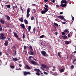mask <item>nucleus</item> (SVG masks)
Returning <instances> with one entry per match:
<instances>
[{"mask_svg":"<svg viewBox=\"0 0 76 76\" xmlns=\"http://www.w3.org/2000/svg\"><path fill=\"white\" fill-rule=\"evenodd\" d=\"M6 38V37H4V34L3 33L0 34V39H3V40H4Z\"/></svg>","mask_w":76,"mask_h":76,"instance_id":"obj_1","label":"nucleus"},{"mask_svg":"<svg viewBox=\"0 0 76 76\" xmlns=\"http://www.w3.org/2000/svg\"><path fill=\"white\" fill-rule=\"evenodd\" d=\"M31 6H36V4H33L31 5Z\"/></svg>","mask_w":76,"mask_h":76,"instance_id":"obj_51","label":"nucleus"},{"mask_svg":"<svg viewBox=\"0 0 76 76\" xmlns=\"http://www.w3.org/2000/svg\"><path fill=\"white\" fill-rule=\"evenodd\" d=\"M23 29H24V30H23L24 32H26V31H27V29H26V28L25 27V28H23Z\"/></svg>","mask_w":76,"mask_h":76,"instance_id":"obj_36","label":"nucleus"},{"mask_svg":"<svg viewBox=\"0 0 76 76\" xmlns=\"http://www.w3.org/2000/svg\"><path fill=\"white\" fill-rule=\"evenodd\" d=\"M54 25L57 27H58V24L57 23H54Z\"/></svg>","mask_w":76,"mask_h":76,"instance_id":"obj_27","label":"nucleus"},{"mask_svg":"<svg viewBox=\"0 0 76 76\" xmlns=\"http://www.w3.org/2000/svg\"><path fill=\"white\" fill-rule=\"evenodd\" d=\"M50 74H54V73L53 72H50Z\"/></svg>","mask_w":76,"mask_h":76,"instance_id":"obj_62","label":"nucleus"},{"mask_svg":"<svg viewBox=\"0 0 76 76\" xmlns=\"http://www.w3.org/2000/svg\"><path fill=\"white\" fill-rule=\"evenodd\" d=\"M26 66L27 69H31V68L28 66V65L27 64L26 65Z\"/></svg>","mask_w":76,"mask_h":76,"instance_id":"obj_17","label":"nucleus"},{"mask_svg":"<svg viewBox=\"0 0 76 76\" xmlns=\"http://www.w3.org/2000/svg\"><path fill=\"white\" fill-rule=\"evenodd\" d=\"M46 12H45V11L44 10H42V11H41V13L43 15H44V14H45V13Z\"/></svg>","mask_w":76,"mask_h":76,"instance_id":"obj_18","label":"nucleus"},{"mask_svg":"<svg viewBox=\"0 0 76 76\" xmlns=\"http://www.w3.org/2000/svg\"><path fill=\"white\" fill-rule=\"evenodd\" d=\"M36 30V29L35 28H34V29H33V31L34 32V33H35V30Z\"/></svg>","mask_w":76,"mask_h":76,"instance_id":"obj_50","label":"nucleus"},{"mask_svg":"<svg viewBox=\"0 0 76 76\" xmlns=\"http://www.w3.org/2000/svg\"><path fill=\"white\" fill-rule=\"evenodd\" d=\"M41 53L44 56V57H47L48 56V55L46 53V52L45 51L42 50L41 52Z\"/></svg>","mask_w":76,"mask_h":76,"instance_id":"obj_2","label":"nucleus"},{"mask_svg":"<svg viewBox=\"0 0 76 76\" xmlns=\"http://www.w3.org/2000/svg\"><path fill=\"white\" fill-rule=\"evenodd\" d=\"M10 67L11 68V69H14L15 68V66L10 65Z\"/></svg>","mask_w":76,"mask_h":76,"instance_id":"obj_32","label":"nucleus"},{"mask_svg":"<svg viewBox=\"0 0 76 76\" xmlns=\"http://www.w3.org/2000/svg\"><path fill=\"white\" fill-rule=\"evenodd\" d=\"M36 74L37 75V76H39V75H40V74H39V73L38 72L36 73Z\"/></svg>","mask_w":76,"mask_h":76,"instance_id":"obj_33","label":"nucleus"},{"mask_svg":"<svg viewBox=\"0 0 76 76\" xmlns=\"http://www.w3.org/2000/svg\"><path fill=\"white\" fill-rule=\"evenodd\" d=\"M20 26H21V27H22V28H23V29L25 28V25L23 24H22L20 25Z\"/></svg>","mask_w":76,"mask_h":76,"instance_id":"obj_16","label":"nucleus"},{"mask_svg":"<svg viewBox=\"0 0 76 76\" xmlns=\"http://www.w3.org/2000/svg\"><path fill=\"white\" fill-rule=\"evenodd\" d=\"M1 55H2V52H0V56H1Z\"/></svg>","mask_w":76,"mask_h":76,"instance_id":"obj_59","label":"nucleus"},{"mask_svg":"<svg viewBox=\"0 0 76 76\" xmlns=\"http://www.w3.org/2000/svg\"><path fill=\"white\" fill-rule=\"evenodd\" d=\"M20 9H21L22 12H23V9H22V7L21 6H20Z\"/></svg>","mask_w":76,"mask_h":76,"instance_id":"obj_42","label":"nucleus"},{"mask_svg":"<svg viewBox=\"0 0 76 76\" xmlns=\"http://www.w3.org/2000/svg\"><path fill=\"white\" fill-rule=\"evenodd\" d=\"M9 44V41H6L4 43V45L5 46H7Z\"/></svg>","mask_w":76,"mask_h":76,"instance_id":"obj_10","label":"nucleus"},{"mask_svg":"<svg viewBox=\"0 0 76 76\" xmlns=\"http://www.w3.org/2000/svg\"><path fill=\"white\" fill-rule=\"evenodd\" d=\"M29 48L30 49H31V50H33V49H32V46H30L29 47Z\"/></svg>","mask_w":76,"mask_h":76,"instance_id":"obj_44","label":"nucleus"},{"mask_svg":"<svg viewBox=\"0 0 76 76\" xmlns=\"http://www.w3.org/2000/svg\"><path fill=\"white\" fill-rule=\"evenodd\" d=\"M27 48H26V46L25 45L24 46V50H26Z\"/></svg>","mask_w":76,"mask_h":76,"instance_id":"obj_40","label":"nucleus"},{"mask_svg":"<svg viewBox=\"0 0 76 76\" xmlns=\"http://www.w3.org/2000/svg\"><path fill=\"white\" fill-rule=\"evenodd\" d=\"M63 13V12H60V15H62Z\"/></svg>","mask_w":76,"mask_h":76,"instance_id":"obj_60","label":"nucleus"},{"mask_svg":"<svg viewBox=\"0 0 76 76\" xmlns=\"http://www.w3.org/2000/svg\"><path fill=\"white\" fill-rule=\"evenodd\" d=\"M65 43L66 44V45H68V44H69V42L68 41H65Z\"/></svg>","mask_w":76,"mask_h":76,"instance_id":"obj_22","label":"nucleus"},{"mask_svg":"<svg viewBox=\"0 0 76 76\" xmlns=\"http://www.w3.org/2000/svg\"><path fill=\"white\" fill-rule=\"evenodd\" d=\"M63 38H64V39H67V36L66 35H64V36Z\"/></svg>","mask_w":76,"mask_h":76,"instance_id":"obj_25","label":"nucleus"},{"mask_svg":"<svg viewBox=\"0 0 76 76\" xmlns=\"http://www.w3.org/2000/svg\"><path fill=\"white\" fill-rule=\"evenodd\" d=\"M34 16H32L31 17V20H34Z\"/></svg>","mask_w":76,"mask_h":76,"instance_id":"obj_34","label":"nucleus"},{"mask_svg":"<svg viewBox=\"0 0 76 76\" xmlns=\"http://www.w3.org/2000/svg\"><path fill=\"white\" fill-rule=\"evenodd\" d=\"M6 6L7 8H10V5H7Z\"/></svg>","mask_w":76,"mask_h":76,"instance_id":"obj_29","label":"nucleus"},{"mask_svg":"<svg viewBox=\"0 0 76 76\" xmlns=\"http://www.w3.org/2000/svg\"><path fill=\"white\" fill-rule=\"evenodd\" d=\"M24 23L26 25H27L28 23V22L26 19L24 20Z\"/></svg>","mask_w":76,"mask_h":76,"instance_id":"obj_15","label":"nucleus"},{"mask_svg":"<svg viewBox=\"0 0 76 76\" xmlns=\"http://www.w3.org/2000/svg\"><path fill=\"white\" fill-rule=\"evenodd\" d=\"M44 37V35H43L39 37V38H42Z\"/></svg>","mask_w":76,"mask_h":76,"instance_id":"obj_30","label":"nucleus"},{"mask_svg":"<svg viewBox=\"0 0 76 76\" xmlns=\"http://www.w3.org/2000/svg\"><path fill=\"white\" fill-rule=\"evenodd\" d=\"M60 53L61 54V52L60 53L59 52H58V56H59V57L60 58H61V55H60Z\"/></svg>","mask_w":76,"mask_h":76,"instance_id":"obj_14","label":"nucleus"},{"mask_svg":"<svg viewBox=\"0 0 76 76\" xmlns=\"http://www.w3.org/2000/svg\"><path fill=\"white\" fill-rule=\"evenodd\" d=\"M6 54L7 56V57H8V58H10V57H11V56L10 55H9V54H8V53H6Z\"/></svg>","mask_w":76,"mask_h":76,"instance_id":"obj_24","label":"nucleus"},{"mask_svg":"<svg viewBox=\"0 0 76 76\" xmlns=\"http://www.w3.org/2000/svg\"><path fill=\"white\" fill-rule=\"evenodd\" d=\"M0 22L2 23V24H4V20L0 18Z\"/></svg>","mask_w":76,"mask_h":76,"instance_id":"obj_8","label":"nucleus"},{"mask_svg":"<svg viewBox=\"0 0 76 76\" xmlns=\"http://www.w3.org/2000/svg\"><path fill=\"white\" fill-rule=\"evenodd\" d=\"M31 74L30 72H29L24 71L23 72V74L24 76H26V75H31Z\"/></svg>","mask_w":76,"mask_h":76,"instance_id":"obj_4","label":"nucleus"},{"mask_svg":"<svg viewBox=\"0 0 76 76\" xmlns=\"http://www.w3.org/2000/svg\"><path fill=\"white\" fill-rule=\"evenodd\" d=\"M64 70H65V68L62 69H61L60 70V72H64Z\"/></svg>","mask_w":76,"mask_h":76,"instance_id":"obj_19","label":"nucleus"},{"mask_svg":"<svg viewBox=\"0 0 76 76\" xmlns=\"http://www.w3.org/2000/svg\"><path fill=\"white\" fill-rule=\"evenodd\" d=\"M33 10H34V13H36V10H35L34 9H33Z\"/></svg>","mask_w":76,"mask_h":76,"instance_id":"obj_54","label":"nucleus"},{"mask_svg":"<svg viewBox=\"0 0 76 76\" xmlns=\"http://www.w3.org/2000/svg\"><path fill=\"white\" fill-rule=\"evenodd\" d=\"M30 62L34 65H37V63L34 61H30Z\"/></svg>","mask_w":76,"mask_h":76,"instance_id":"obj_9","label":"nucleus"},{"mask_svg":"<svg viewBox=\"0 0 76 76\" xmlns=\"http://www.w3.org/2000/svg\"><path fill=\"white\" fill-rule=\"evenodd\" d=\"M13 60H14V61H17V60H18V59H17L16 58H13Z\"/></svg>","mask_w":76,"mask_h":76,"instance_id":"obj_35","label":"nucleus"},{"mask_svg":"<svg viewBox=\"0 0 76 76\" xmlns=\"http://www.w3.org/2000/svg\"><path fill=\"white\" fill-rule=\"evenodd\" d=\"M3 31V28H2V27H0V32H1Z\"/></svg>","mask_w":76,"mask_h":76,"instance_id":"obj_39","label":"nucleus"},{"mask_svg":"<svg viewBox=\"0 0 76 76\" xmlns=\"http://www.w3.org/2000/svg\"><path fill=\"white\" fill-rule=\"evenodd\" d=\"M7 39L8 40V41H10V37H7Z\"/></svg>","mask_w":76,"mask_h":76,"instance_id":"obj_53","label":"nucleus"},{"mask_svg":"<svg viewBox=\"0 0 76 76\" xmlns=\"http://www.w3.org/2000/svg\"><path fill=\"white\" fill-rule=\"evenodd\" d=\"M48 0H45L44 1V2H48Z\"/></svg>","mask_w":76,"mask_h":76,"instance_id":"obj_55","label":"nucleus"},{"mask_svg":"<svg viewBox=\"0 0 76 76\" xmlns=\"http://www.w3.org/2000/svg\"><path fill=\"white\" fill-rule=\"evenodd\" d=\"M61 4H63V3H65V4H67V1L66 0H62L61 2Z\"/></svg>","mask_w":76,"mask_h":76,"instance_id":"obj_6","label":"nucleus"},{"mask_svg":"<svg viewBox=\"0 0 76 76\" xmlns=\"http://www.w3.org/2000/svg\"><path fill=\"white\" fill-rule=\"evenodd\" d=\"M67 5V4H62L60 5V6L62 7H64Z\"/></svg>","mask_w":76,"mask_h":76,"instance_id":"obj_7","label":"nucleus"},{"mask_svg":"<svg viewBox=\"0 0 76 76\" xmlns=\"http://www.w3.org/2000/svg\"><path fill=\"white\" fill-rule=\"evenodd\" d=\"M28 53L29 54H30V55H34V52L32 51H31L28 52Z\"/></svg>","mask_w":76,"mask_h":76,"instance_id":"obj_11","label":"nucleus"},{"mask_svg":"<svg viewBox=\"0 0 76 76\" xmlns=\"http://www.w3.org/2000/svg\"><path fill=\"white\" fill-rule=\"evenodd\" d=\"M74 67V66L73 65H72L71 66V69H73Z\"/></svg>","mask_w":76,"mask_h":76,"instance_id":"obj_43","label":"nucleus"},{"mask_svg":"<svg viewBox=\"0 0 76 76\" xmlns=\"http://www.w3.org/2000/svg\"><path fill=\"white\" fill-rule=\"evenodd\" d=\"M70 37V33H69L68 34V38Z\"/></svg>","mask_w":76,"mask_h":76,"instance_id":"obj_48","label":"nucleus"},{"mask_svg":"<svg viewBox=\"0 0 76 76\" xmlns=\"http://www.w3.org/2000/svg\"><path fill=\"white\" fill-rule=\"evenodd\" d=\"M45 6L46 7V8H48V6L47 4L45 5Z\"/></svg>","mask_w":76,"mask_h":76,"instance_id":"obj_41","label":"nucleus"},{"mask_svg":"<svg viewBox=\"0 0 76 76\" xmlns=\"http://www.w3.org/2000/svg\"><path fill=\"white\" fill-rule=\"evenodd\" d=\"M55 34H56V35H57V34H58V33H57V32H55Z\"/></svg>","mask_w":76,"mask_h":76,"instance_id":"obj_61","label":"nucleus"},{"mask_svg":"<svg viewBox=\"0 0 76 76\" xmlns=\"http://www.w3.org/2000/svg\"><path fill=\"white\" fill-rule=\"evenodd\" d=\"M6 16L7 17V20H10V18L9 16L7 15H6Z\"/></svg>","mask_w":76,"mask_h":76,"instance_id":"obj_12","label":"nucleus"},{"mask_svg":"<svg viewBox=\"0 0 76 76\" xmlns=\"http://www.w3.org/2000/svg\"><path fill=\"white\" fill-rule=\"evenodd\" d=\"M62 24H63L64 25V24H65V23H66V22L65 21H64L62 22Z\"/></svg>","mask_w":76,"mask_h":76,"instance_id":"obj_46","label":"nucleus"},{"mask_svg":"<svg viewBox=\"0 0 76 76\" xmlns=\"http://www.w3.org/2000/svg\"><path fill=\"white\" fill-rule=\"evenodd\" d=\"M32 57V56H30L29 57V59H31V58Z\"/></svg>","mask_w":76,"mask_h":76,"instance_id":"obj_58","label":"nucleus"},{"mask_svg":"<svg viewBox=\"0 0 76 76\" xmlns=\"http://www.w3.org/2000/svg\"><path fill=\"white\" fill-rule=\"evenodd\" d=\"M56 7H59V6L58 5H56Z\"/></svg>","mask_w":76,"mask_h":76,"instance_id":"obj_63","label":"nucleus"},{"mask_svg":"<svg viewBox=\"0 0 76 76\" xmlns=\"http://www.w3.org/2000/svg\"><path fill=\"white\" fill-rule=\"evenodd\" d=\"M12 7H13V8H14V9H16H16L18 8V6H14V4H12Z\"/></svg>","mask_w":76,"mask_h":76,"instance_id":"obj_20","label":"nucleus"},{"mask_svg":"<svg viewBox=\"0 0 76 76\" xmlns=\"http://www.w3.org/2000/svg\"><path fill=\"white\" fill-rule=\"evenodd\" d=\"M31 26H29L28 27V31H30V30H31Z\"/></svg>","mask_w":76,"mask_h":76,"instance_id":"obj_31","label":"nucleus"},{"mask_svg":"<svg viewBox=\"0 0 76 76\" xmlns=\"http://www.w3.org/2000/svg\"><path fill=\"white\" fill-rule=\"evenodd\" d=\"M59 19H60L61 20H63L64 19V18L61 15H59L58 17Z\"/></svg>","mask_w":76,"mask_h":76,"instance_id":"obj_5","label":"nucleus"},{"mask_svg":"<svg viewBox=\"0 0 76 76\" xmlns=\"http://www.w3.org/2000/svg\"><path fill=\"white\" fill-rule=\"evenodd\" d=\"M37 72H40V70H39V69H37Z\"/></svg>","mask_w":76,"mask_h":76,"instance_id":"obj_47","label":"nucleus"},{"mask_svg":"<svg viewBox=\"0 0 76 76\" xmlns=\"http://www.w3.org/2000/svg\"><path fill=\"white\" fill-rule=\"evenodd\" d=\"M37 69H34V71H35V72H37Z\"/></svg>","mask_w":76,"mask_h":76,"instance_id":"obj_56","label":"nucleus"},{"mask_svg":"<svg viewBox=\"0 0 76 76\" xmlns=\"http://www.w3.org/2000/svg\"><path fill=\"white\" fill-rule=\"evenodd\" d=\"M72 20H74V17H73V16H72Z\"/></svg>","mask_w":76,"mask_h":76,"instance_id":"obj_52","label":"nucleus"},{"mask_svg":"<svg viewBox=\"0 0 76 76\" xmlns=\"http://www.w3.org/2000/svg\"><path fill=\"white\" fill-rule=\"evenodd\" d=\"M64 32L65 33L67 32H68V30L67 29H65L64 31Z\"/></svg>","mask_w":76,"mask_h":76,"instance_id":"obj_37","label":"nucleus"},{"mask_svg":"<svg viewBox=\"0 0 76 76\" xmlns=\"http://www.w3.org/2000/svg\"><path fill=\"white\" fill-rule=\"evenodd\" d=\"M30 16V14L29 13H27L26 15V17L27 18H28L29 16Z\"/></svg>","mask_w":76,"mask_h":76,"instance_id":"obj_26","label":"nucleus"},{"mask_svg":"<svg viewBox=\"0 0 76 76\" xmlns=\"http://www.w3.org/2000/svg\"><path fill=\"white\" fill-rule=\"evenodd\" d=\"M23 38H25V34L23 33Z\"/></svg>","mask_w":76,"mask_h":76,"instance_id":"obj_49","label":"nucleus"},{"mask_svg":"<svg viewBox=\"0 0 76 76\" xmlns=\"http://www.w3.org/2000/svg\"><path fill=\"white\" fill-rule=\"evenodd\" d=\"M20 21L21 22H23V18H21L19 19Z\"/></svg>","mask_w":76,"mask_h":76,"instance_id":"obj_21","label":"nucleus"},{"mask_svg":"<svg viewBox=\"0 0 76 76\" xmlns=\"http://www.w3.org/2000/svg\"><path fill=\"white\" fill-rule=\"evenodd\" d=\"M45 8V7H44V9H45L44 11H45V12H47L48 10V9L47 8Z\"/></svg>","mask_w":76,"mask_h":76,"instance_id":"obj_23","label":"nucleus"},{"mask_svg":"<svg viewBox=\"0 0 76 76\" xmlns=\"http://www.w3.org/2000/svg\"><path fill=\"white\" fill-rule=\"evenodd\" d=\"M76 61V59H74V60L73 61H72L73 63H74V62H75V61Z\"/></svg>","mask_w":76,"mask_h":76,"instance_id":"obj_57","label":"nucleus"},{"mask_svg":"<svg viewBox=\"0 0 76 76\" xmlns=\"http://www.w3.org/2000/svg\"><path fill=\"white\" fill-rule=\"evenodd\" d=\"M65 32H62V35H65Z\"/></svg>","mask_w":76,"mask_h":76,"instance_id":"obj_38","label":"nucleus"},{"mask_svg":"<svg viewBox=\"0 0 76 76\" xmlns=\"http://www.w3.org/2000/svg\"><path fill=\"white\" fill-rule=\"evenodd\" d=\"M29 12H30V10L29 8H28L27 11V13H29Z\"/></svg>","mask_w":76,"mask_h":76,"instance_id":"obj_28","label":"nucleus"},{"mask_svg":"<svg viewBox=\"0 0 76 76\" xmlns=\"http://www.w3.org/2000/svg\"><path fill=\"white\" fill-rule=\"evenodd\" d=\"M41 66L44 69H45L47 67V66L44 64H42Z\"/></svg>","mask_w":76,"mask_h":76,"instance_id":"obj_13","label":"nucleus"},{"mask_svg":"<svg viewBox=\"0 0 76 76\" xmlns=\"http://www.w3.org/2000/svg\"><path fill=\"white\" fill-rule=\"evenodd\" d=\"M19 67H22V65L21 64H19Z\"/></svg>","mask_w":76,"mask_h":76,"instance_id":"obj_64","label":"nucleus"},{"mask_svg":"<svg viewBox=\"0 0 76 76\" xmlns=\"http://www.w3.org/2000/svg\"><path fill=\"white\" fill-rule=\"evenodd\" d=\"M44 74H45V75H48V73H47V72H44Z\"/></svg>","mask_w":76,"mask_h":76,"instance_id":"obj_45","label":"nucleus"},{"mask_svg":"<svg viewBox=\"0 0 76 76\" xmlns=\"http://www.w3.org/2000/svg\"><path fill=\"white\" fill-rule=\"evenodd\" d=\"M14 34V37H15V38H17V39L19 40V37L18 36V35L17 34V33H15V32H13Z\"/></svg>","mask_w":76,"mask_h":76,"instance_id":"obj_3","label":"nucleus"}]
</instances>
